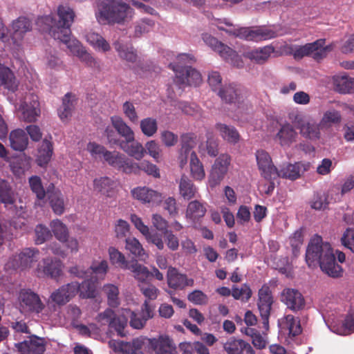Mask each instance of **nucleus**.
Listing matches in <instances>:
<instances>
[{
  "instance_id": "obj_38",
  "label": "nucleus",
  "mask_w": 354,
  "mask_h": 354,
  "mask_svg": "<svg viewBox=\"0 0 354 354\" xmlns=\"http://www.w3.org/2000/svg\"><path fill=\"white\" fill-rule=\"evenodd\" d=\"M39 105V104L37 96L32 97V103L30 106L25 102V104L22 106L23 119L28 122L35 121L37 117L40 113Z\"/></svg>"
},
{
  "instance_id": "obj_61",
  "label": "nucleus",
  "mask_w": 354,
  "mask_h": 354,
  "mask_svg": "<svg viewBox=\"0 0 354 354\" xmlns=\"http://www.w3.org/2000/svg\"><path fill=\"white\" fill-rule=\"evenodd\" d=\"M140 290L142 294L149 300H155L157 299L160 290L153 284L140 285Z\"/></svg>"
},
{
  "instance_id": "obj_13",
  "label": "nucleus",
  "mask_w": 354,
  "mask_h": 354,
  "mask_svg": "<svg viewBox=\"0 0 354 354\" xmlns=\"http://www.w3.org/2000/svg\"><path fill=\"white\" fill-rule=\"evenodd\" d=\"M21 308L29 313L39 314L45 308L39 296L30 289H23L19 297Z\"/></svg>"
},
{
  "instance_id": "obj_37",
  "label": "nucleus",
  "mask_w": 354,
  "mask_h": 354,
  "mask_svg": "<svg viewBox=\"0 0 354 354\" xmlns=\"http://www.w3.org/2000/svg\"><path fill=\"white\" fill-rule=\"evenodd\" d=\"M53 144L45 138L38 149L37 162L39 166H44L48 163L53 155Z\"/></svg>"
},
{
  "instance_id": "obj_14",
  "label": "nucleus",
  "mask_w": 354,
  "mask_h": 354,
  "mask_svg": "<svg viewBox=\"0 0 354 354\" xmlns=\"http://www.w3.org/2000/svg\"><path fill=\"white\" fill-rule=\"evenodd\" d=\"M258 295V308L263 320L262 323L264 328L268 329L269 317L273 303V297L270 287L268 285H263L259 290Z\"/></svg>"
},
{
  "instance_id": "obj_45",
  "label": "nucleus",
  "mask_w": 354,
  "mask_h": 354,
  "mask_svg": "<svg viewBox=\"0 0 354 354\" xmlns=\"http://www.w3.org/2000/svg\"><path fill=\"white\" fill-rule=\"evenodd\" d=\"M142 133L147 137H152L158 131V122L156 118L147 117L140 120Z\"/></svg>"
},
{
  "instance_id": "obj_58",
  "label": "nucleus",
  "mask_w": 354,
  "mask_h": 354,
  "mask_svg": "<svg viewBox=\"0 0 354 354\" xmlns=\"http://www.w3.org/2000/svg\"><path fill=\"white\" fill-rule=\"evenodd\" d=\"M35 243L37 245L44 243L51 238L52 234L50 230L41 224L37 225L35 230Z\"/></svg>"
},
{
  "instance_id": "obj_11",
  "label": "nucleus",
  "mask_w": 354,
  "mask_h": 354,
  "mask_svg": "<svg viewBox=\"0 0 354 354\" xmlns=\"http://www.w3.org/2000/svg\"><path fill=\"white\" fill-rule=\"evenodd\" d=\"M231 158L227 153L221 154L214 161L209 176V185L214 188L218 185L227 173Z\"/></svg>"
},
{
  "instance_id": "obj_48",
  "label": "nucleus",
  "mask_w": 354,
  "mask_h": 354,
  "mask_svg": "<svg viewBox=\"0 0 354 354\" xmlns=\"http://www.w3.org/2000/svg\"><path fill=\"white\" fill-rule=\"evenodd\" d=\"M109 254L110 261L112 264L125 270L129 263V261H127L124 255L114 247L109 248Z\"/></svg>"
},
{
  "instance_id": "obj_46",
  "label": "nucleus",
  "mask_w": 354,
  "mask_h": 354,
  "mask_svg": "<svg viewBox=\"0 0 354 354\" xmlns=\"http://www.w3.org/2000/svg\"><path fill=\"white\" fill-rule=\"evenodd\" d=\"M252 295V290L249 285L243 283L241 288L233 286L232 288V296L236 300H241L242 302H248Z\"/></svg>"
},
{
  "instance_id": "obj_50",
  "label": "nucleus",
  "mask_w": 354,
  "mask_h": 354,
  "mask_svg": "<svg viewBox=\"0 0 354 354\" xmlns=\"http://www.w3.org/2000/svg\"><path fill=\"white\" fill-rule=\"evenodd\" d=\"M244 340L230 337L223 346L227 354H242Z\"/></svg>"
},
{
  "instance_id": "obj_47",
  "label": "nucleus",
  "mask_w": 354,
  "mask_h": 354,
  "mask_svg": "<svg viewBox=\"0 0 354 354\" xmlns=\"http://www.w3.org/2000/svg\"><path fill=\"white\" fill-rule=\"evenodd\" d=\"M50 226L57 240L60 242L66 241V238L68 237V231L65 224H64L60 220L55 219L50 223Z\"/></svg>"
},
{
  "instance_id": "obj_5",
  "label": "nucleus",
  "mask_w": 354,
  "mask_h": 354,
  "mask_svg": "<svg viewBox=\"0 0 354 354\" xmlns=\"http://www.w3.org/2000/svg\"><path fill=\"white\" fill-rule=\"evenodd\" d=\"M203 39L204 42L210 46L219 55L234 66L243 68V61L238 53L227 45L218 41L215 37L209 34H203Z\"/></svg>"
},
{
  "instance_id": "obj_19",
  "label": "nucleus",
  "mask_w": 354,
  "mask_h": 354,
  "mask_svg": "<svg viewBox=\"0 0 354 354\" xmlns=\"http://www.w3.org/2000/svg\"><path fill=\"white\" fill-rule=\"evenodd\" d=\"M15 347L19 352L27 354H44L46 350V341L44 338L32 335L29 339L16 344Z\"/></svg>"
},
{
  "instance_id": "obj_7",
  "label": "nucleus",
  "mask_w": 354,
  "mask_h": 354,
  "mask_svg": "<svg viewBox=\"0 0 354 354\" xmlns=\"http://www.w3.org/2000/svg\"><path fill=\"white\" fill-rule=\"evenodd\" d=\"M218 95L226 103L239 104L248 98L250 93L242 85L230 84L221 88Z\"/></svg>"
},
{
  "instance_id": "obj_42",
  "label": "nucleus",
  "mask_w": 354,
  "mask_h": 354,
  "mask_svg": "<svg viewBox=\"0 0 354 354\" xmlns=\"http://www.w3.org/2000/svg\"><path fill=\"white\" fill-rule=\"evenodd\" d=\"M190 170L192 176L196 180H202L205 176L203 165L194 151L191 153Z\"/></svg>"
},
{
  "instance_id": "obj_34",
  "label": "nucleus",
  "mask_w": 354,
  "mask_h": 354,
  "mask_svg": "<svg viewBox=\"0 0 354 354\" xmlns=\"http://www.w3.org/2000/svg\"><path fill=\"white\" fill-rule=\"evenodd\" d=\"M206 212L205 205L200 201L195 200L189 203L186 209L185 216L186 218L195 222L203 218Z\"/></svg>"
},
{
  "instance_id": "obj_9",
  "label": "nucleus",
  "mask_w": 354,
  "mask_h": 354,
  "mask_svg": "<svg viewBox=\"0 0 354 354\" xmlns=\"http://www.w3.org/2000/svg\"><path fill=\"white\" fill-rule=\"evenodd\" d=\"M39 250L35 248H26L21 253L11 257L6 263V269H26L38 259Z\"/></svg>"
},
{
  "instance_id": "obj_40",
  "label": "nucleus",
  "mask_w": 354,
  "mask_h": 354,
  "mask_svg": "<svg viewBox=\"0 0 354 354\" xmlns=\"http://www.w3.org/2000/svg\"><path fill=\"white\" fill-rule=\"evenodd\" d=\"M334 85L336 91L342 93L354 92V79L346 75L334 77Z\"/></svg>"
},
{
  "instance_id": "obj_10",
  "label": "nucleus",
  "mask_w": 354,
  "mask_h": 354,
  "mask_svg": "<svg viewBox=\"0 0 354 354\" xmlns=\"http://www.w3.org/2000/svg\"><path fill=\"white\" fill-rule=\"evenodd\" d=\"M104 161L111 167L127 174H132L138 168L136 162L117 151L106 153Z\"/></svg>"
},
{
  "instance_id": "obj_21",
  "label": "nucleus",
  "mask_w": 354,
  "mask_h": 354,
  "mask_svg": "<svg viewBox=\"0 0 354 354\" xmlns=\"http://www.w3.org/2000/svg\"><path fill=\"white\" fill-rule=\"evenodd\" d=\"M281 301L293 311L302 310L305 306L304 297L299 290L293 288H286L283 290Z\"/></svg>"
},
{
  "instance_id": "obj_8",
  "label": "nucleus",
  "mask_w": 354,
  "mask_h": 354,
  "mask_svg": "<svg viewBox=\"0 0 354 354\" xmlns=\"http://www.w3.org/2000/svg\"><path fill=\"white\" fill-rule=\"evenodd\" d=\"M226 32L239 39L255 41L266 40L272 38L274 36L273 31L259 27L254 28L248 27L233 28L226 30Z\"/></svg>"
},
{
  "instance_id": "obj_31",
  "label": "nucleus",
  "mask_w": 354,
  "mask_h": 354,
  "mask_svg": "<svg viewBox=\"0 0 354 354\" xmlns=\"http://www.w3.org/2000/svg\"><path fill=\"white\" fill-rule=\"evenodd\" d=\"M125 270H129L133 273L136 280L145 283L150 277V271L142 264L138 263L136 259H131Z\"/></svg>"
},
{
  "instance_id": "obj_3",
  "label": "nucleus",
  "mask_w": 354,
  "mask_h": 354,
  "mask_svg": "<svg viewBox=\"0 0 354 354\" xmlns=\"http://www.w3.org/2000/svg\"><path fill=\"white\" fill-rule=\"evenodd\" d=\"M131 10L130 6L123 0H97L95 16L101 25L122 24Z\"/></svg>"
},
{
  "instance_id": "obj_4",
  "label": "nucleus",
  "mask_w": 354,
  "mask_h": 354,
  "mask_svg": "<svg viewBox=\"0 0 354 354\" xmlns=\"http://www.w3.org/2000/svg\"><path fill=\"white\" fill-rule=\"evenodd\" d=\"M177 64L170 63L169 68L176 73L174 83L179 88L186 86H198L202 82L201 73L195 68L187 66L196 62L194 57L190 54L182 53L177 57Z\"/></svg>"
},
{
  "instance_id": "obj_29",
  "label": "nucleus",
  "mask_w": 354,
  "mask_h": 354,
  "mask_svg": "<svg viewBox=\"0 0 354 354\" xmlns=\"http://www.w3.org/2000/svg\"><path fill=\"white\" fill-rule=\"evenodd\" d=\"M179 194L187 201L196 197L198 189L192 181L185 174L182 175L179 180Z\"/></svg>"
},
{
  "instance_id": "obj_64",
  "label": "nucleus",
  "mask_w": 354,
  "mask_h": 354,
  "mask_svg": "<svg viewBox=\"0 0 354 354\" xmlns=\"http://www.w3.org/2000/svg\"><path fill=\"white\" fill-rule=\"evenodd\" d=\"M188 300L196 305H204L208 301L207 296L201 290H195L187 296Z\"/></svg>"
},
{
  "instance_id": "obj_55",
  "label": "nucleus",
  "mask_w": 354,
  "mask_h": 354,
  "mask_svg": "<svg viewBox=\"0 0 354 354\" xmlns=\"http://www.w3.org/2000/svg\"><path fill=\"white\" fill-rule=\"evenodd\" d=\"M29 184L37 198L40 200L44 199L46 193L43 187L41 178L37 176H32L29 178Z\"/></svg>"
},
{
  "instance_id": "obj_12",
  "label": "nucleus",
  "mask_w": 354,
  "mask_h": 354,
  "mask_svg": "<svg viewBox=\"0 0 354 354\" xmlns=\"http://www.w3.org/2000/svg\"><path fill=\"white\" fill-rule=\"evenodd\" d=\"M62 262L53 257L43 259L36 268V274L38 277H48L52 279H57L62 273Z\"/></svg>"
},
{
  "instance_id": "obj_60",
  "label": "nucleus",
  "mask_w": 354,
  "mask_h": 354,
  "mask_svg": "<svg viewBox=\"0 0 354 354\" xmlns=\"http://www.w3.org/2000/svg\"><path fill=\"white\" fill-rule=\"evenodd\" d=\"M127 325V319L124 316L115 317L110 323L109 327L113 328L120 337H124V328Z\"/></svg>"
},
{
  "instance_id": "obj_1",
  "label": "nucleus",
  "mask_w": 354,
  "mask_h": 354,
  "mask_svg": "<svg viewBox=\"0 0 354 354\" xmlns=\"http://www.w3.org/2000/svg\"><path fill=\"white\" fill-rule=\"evenodd\" d=\"M57 20L51 16H46L44 19L45 22L50 23L49 34L55 39L65 44L71 52L86 66L98 68L99 63L91 54L88 53L77 40L71 38V26L75 17L73 10L68 6H59L57 8Z\"/></svg>"
},
{
  "instance_id": "obj_57",
  "label": "nucleus",
  "mask_w": 354,
  "mask_h": 354,
  "mask_svg": "<svg viewBox=\"0 0 354 354\" xmlns=\"http://www.w3.org/2000/svg\"><path fill=\"white\" fill-rule=\"evenodd\" d=\"M196 136L193 133H185L180 136L181 148L183 151L192 152L196 145Z\"/></svg>"
},
{
  "instance_id": "obj_56",
  "label": "nucleus",
  "mask_w": 354,
  "mask_h": 354,
  "mask_svg": "<svg viewBox=\"0 0 354 354\" xmlns=\"http://www.w3.org/2000/svg\"><path fill=\"white\" fill-rule=\"evenodd\" d=\"M341 120V115L337 111L331 110L327 111L324 113L320 123L324 127H328L331 124L338 123Z\"/></svg>"
},
{
  "instance_id": "obj_43",
  "label": "nucleus",
  "mask_w": 354,
  "mask_h": 354,
  "mask_svg": "<svg viewBox=\"0 0 354 354\" xmlns=\"http://www.w3.org/2000/svg\"><path fill=\"white\" fill-rule=\"evenodd\" d=\"M144 342L138 338L133 339L131 343L124 342L110 341L109 345L115 350L127 352L130 350L141 351Z\"/></svg>"
},
{
  "instance_id": "obj_39",
  "label": "nucleus",
  "mask_w": 354,
  "mask_h": 354,
  "mask_svg": "<svg viewBox=\"0 0 354 354\" xmlns=\"http://www.w3.org/2000/svg\"><path fill=\"white\" fill-rule=\"evenodd\" d=\"M0 85L12 91L18 86L13 73L8 67L0 66Z\"/></svg>"
},
{
  "instance_id": "obj_62",
  "label": "nucleus",
  "mask_w": 354,
  "mask_h": 354,
  "mask_svg": "<svg viewBox=\"0 0 354 354\" xmlns=\"http://www.w3.org/2000/svg\"><path fill=\"white\" fill-rule=\"evenodd\" d=\"M153 26L154 22L153 20L147 18L142 19L140 22L135 26V35L140 37L143 33L149 32Z\"/></svg>"
},
{
  "instance_id": "obj_54",
  "label": "nucleus",
  "mask_w": 354,
  "mask_h": 354,
  "mask_svg": "<svg viewBox=\"0 0 354 354\" xmlns=\"http://www.w3.org/2000/svg\"><path fill=\"white\" fill-rule=\"evenodd\" d=\"M162 207L168 212L170 216L176 217L178 215L179 209L177 205L176 199L173 196L162 198Z\"/></svg>"
},
{
  "instance_id": "obj_53",
  "label": "nucleus",
  "mask_w": 354,
  "mask_h": 354,
  "mask_svg": "<svg viewBox=\"0 0 354 354\" xmlns=\"http://www.w3.org/2000/svg\"><path fill=\"white\" fill-rule=\"evenodd\" d=\"M137 169L132 174H138L140 171H144L148 175L152 176L154 178L160 177L159 169L156 165L151 163L149 161L144 160L140 164L137 163Z\"/></svg>"
},
{
  "instance_id": "obj_17",
  "label": "nucleus",
  "mask_w": 354,
  "mask_h": 354,
  "mask_svg": "<svg viewBox=\"0 0 354 354\" xmlns=\"http://www.w3.org/2000/svg\"><path fill=\"white\" fill-rule=\"evenodd\" d=\"M298 133L294 127L289 122L280 125L277 133L274 136V140L281 147H290L297 141Z\"/></svg>"
},
{
  "instance_id": "obj_2",
  "label": "nucleus",
  "mask_w": 354,
  "mask_h": 354,
  "mask_svg": "<svg viewBox=\"0 0 354 354\" xmlns=\"http://www.w3.org/2000/svg\"><path fill=\"white\" fill-rule=\"evenodd\" d=\"M306 261L308 266L318 263L323 272L333 278L341 277L342 267L336 261L334 251L330 244L324 242L321 236L315 235L308 245Z\"/></svg>"
},
{
  "instance_id": "obj_23",
  "label": "nucleus",
  "mask_w": 354,
  "mask_h": 354,
  "mask_svg": "<svg viewBox=\"0 0 354 354\" xmlns=\"http://www.w3.org/2000/svg\"><path fill=\"white\" fill-rule=\"evenodd\" d=\"M322 128L320 122L317 124L313 120L298 122L297 129L300 134L311 140H317L320 138V129Z\"/></svg>"
},
{
  "instance_id": "obj_33",
  "label": "nucleus",
  "mask_w": 354,
  "mask_h": 354,
  "mask_svg": "<svg viewBox=\"0 0 354 354\" xmlns=\"http://www.w3.org/2000/svg\"><path fill=\"white\" fill-rule=\"evenodd\" d=\"M281 328L288 332V336L295 337L301 333L300 320L292 315H287L281 322Z\"/></svg>"
},
{
  "instance_id": "obj_16",
  "label": "nucleus",
  "mask_w": 354,
  "mask_h": 354,
  "mask_svg": "<svg viewBox=\"0 0 354 354\" xmlns=\"http://www.w3.org/2000/svg\"><path fill=\"white\" fill-rule=\"evenodd\" d=\"M167 281L168 286L175 290H183L194 284L193 279L188 278L186 274L180 272L174 267H169L167 270Z\"/></svg>"
},
{
  "instance_id": "obj_30",
  "label": "nucleus",
  "mask_w": 354,
  "mask_h": 354,
  "mask_svg": "<svg viewBox=\"0 0 354 354\" xmlns=\"http://www.w3.org/2000/svg\"><path fill=\"white\" fill-rule=\"evenodd\" d=\"M302 167L303 165L299 162L283 165L279 170L277 169L276 178L281 177L292 180H296L300 177Z\"/></svg>"
},
{
  "instance_id": "obj_59",
  "label": "nucleus",
  "mask_w": 354,
  "mask_h": 354,
  "mask_svg": "<svg viewBox=\"0 0 354 354\" xmlns=\"http://www.w3.org/2000/svg\"><path fill=\"white\" fill-rule=\"evenodd\" d=\"M87 150L93 158H103L104 160L106 158V153L109 151L104 146L95 142H88L87 145Z\"/></svg>"
},
{
  "instance_id": "obj_52",
  "label": "nucleus",
  "mask_w": 354,
  "mask_h": 354,
  "mask_svg": "<svg viewBox=\"0 0 354 354\" xmlns=\"http://www.w3.org/2000/svg\"><path fill=\"white\" fill-rule=\"evenodd\" d=\"M126 249L129 250L132 254L138 257H142L145 255V250L142 245L139 241L133 237H129L126 239Z\"/></svg>"
},
{
  "instance_id": "obj_28",
  "label": "nucleus",
  "mask_w": 354,
  "mask_h": 354,
  "mask_svg": "<svg viewBox=\"0 0 354 354\" xmlns=\"http://www.w3.org/2000/svg\"><path fill=\"white\" fill-rule=\"evenodd\" d=\"M9 139L10 147L15 151H24L28 144V138L26 131L20 129L12 131Z\"/></svg>"
},
{
  "instance_id": "obj_6",
  "label": "nucleus",
  "mask_w": 354,
  "mask_h": 354,
  "mask_svg": "<svg viewBox=\"0 0 354 354\" xmlns=\"http://www.w3.org/2000/svg\"><path fill=\"white\" fill-rule=\"evenodd\" d=\"M324 44L325 39H319L304 46H295L292 51L293 57L295 59H301L304 57L312 56L316 60L323 59L331 49L330 46L324 47Z\"/></svg>"
},
{
  "instance_id": "obj_49",
  "label": "nucleus",
  "mask_w": 354,
  "mask_h": 354,
  "mask_svg": "<svg viewBox=\"0 0 354 354\" xmlns=\"http://www.w3.org/2000/svg\"><path fill=\"white\" fill-rule=\"evenodd\" d=\"M104 291L107 296L108 304L112 308H116L120 305L118 288L113 284H107L104 286Z\"/></svg>"
},
{
  "instance_id": "obj_35",
  "label": "nucleus",
  "mask_w": 354,
  "mask_h": 354,
  "mask_svg": "<svg viewBox=\"0 0 354 354\" xmlns=\"http://www.w3.org/2000/svg\"><path fill=\"white\" fill-rule=\"evenodd\" d=\"M216 129L219 132L220 136L228 142L237 143L240 139V135L236 128L233 126L225 124L217 123Z\"/></svg>"
},
{
  "instance_id": "obj_36",
  "label": "nucleus",
  "mask_w": 354,
  "mask_h": 354,
  "mask_svg": "<svg viewBox=\"0 0 354 354\" xmlns=\"http://www.w3.org/2000/svg\"><path fill=\"white\" fill-rule=\"evenodd\" d=\"M15 201V194L10 183L0 178V202L7 207L9 205H14Z\"/></svg>"
},
{
  "instance_id": "obj_15",
  "label": "nucleus",
  "mask_w": 354,
  "mask_h": 354,
  "mask_svg": "<svg viewBox=\"0 0 354 354\" xmlns=\"http://www.w3.org/2000/svg\"><path fill=\"white\" fill-rule=\"evenodd\" d=\"M256 160L261 176L268 180H274L277 168L273 164L270 154L263 149L257 150Z\"/></svg>"
},
{
  "instance_id": "obj_41",
  "label": "nucleus",
  "mask_w": 354,
  "mask_h": 354,
  "mask_svg": "<svg viewBox=\"0 0 354 354\" xmlns=\"http://www.w3.org/2000/svg\"><path fill=\"white\" fill-rule=\"evenodd\" d=\"M75 95L71 93H67L63 100L62 104L58 109V114L62 120H67L72 113V111L74 108L73 100Z\"/></svg>"
},
{
  "instance_id": "obj_44",
  "label": "nucleus",
  "mask_w": 354,
  "mask_h": 354,
  "mask_svg": "<svg viewBox=\"0 0 354 354\" xmlns=\"http://www.w3.org/2000/svg\"><path fill=\"white\" fill-rule=\"evenodd\" d=\"M96 294L97 286L94 280L86 279L80 284L79 295L81 298H95Z\"/></svg>"
},
{
  "instance_id": "obj_20",
  "label": "nucleus",
  "mask_w": 354,
  "mask_h": 354,
  "mask_svg": "<svg viewBox=\"0 0 354 354\" xmlns=\"http://www.w3.org/2000/svg\"><path fill=\"white\" fill-rule=\"evenodd\" d=\"M117 180L108 176L96 178L93 180L94 191L106 197H113L117 192L119 187Z\"/></svg>"
},
{
  "instance_id": "obj_24",
  "label": "nucleus",
  "mask_w": 354,
  "mask_h": 354,
  "mask_svg": "<svg viewBox=\"0 0 354 354\" xmlns=\"http://www.w3.org/2000/svg\"><path fill=\"white\" fill-rule=\"evenodd\" d=\"M47 194L50 207L55 214L62 215L65 210L63 196L59 190H55V185L50 183L47 188Z\"/></svg>"
},
{
  "instance_id": "obj_32",
  "label": "nucleus",
  "mask_w": 354,
  "mask_h": 354,
  "mask_svg": "<svg viewBox=\"0 0 354 354\" xmlns=\"http://www.w3.org/2000/svg\"><path fill=\"white\" fill-rule=\"evenodd\" d=\"M120 149L138 160H141L146 153V149L142 145L135 139L129 142H121Z\"/></svg>"
},
{
  "instance_id": "obj_27",
  "label": "nucleus",
  "mask_w": 354,
  "mask_h": 354,
  "mask_svg": "<svg viewBox=\"0 0 354 354\" xmlns=\"http://www.w3.org/2000/svg\"><path fill=\"white\" fill-rule=\"evenodd\" d=\"M12 39L15 43L23 39L25 33L31 30V22L24 17H20L12 22Z\"/></svg>"
},
{
  "instance_id": "obj_63",
  "label": "nucleus",
  "mask_w": 354,
  "mask_h": 354,
  "mask_svg": "<svg viewBox=\"0 0 354 354\" xmlns=\"http://www.w3.org/2000/svg\"><path fill=\"white\" fill-rule=\"evenodd\" d=\"M354 332V319L352 315H346L341 328L337 329L335 333L342 335H347Z\"/></svg>"
},
{
  "instance_id": "obj_22",
  "label": "nucleus",
  "mask_w": 354,
  "mask_h": 354,
  "mask_svg": "<svg viewBox=\"0 0 354 354\" xmlns=\"http://www.w3.org/2000/svg\"><path fill=\"white\" fill-rule=\"evenodd\" d=\"M149 344L156 354H177L173 340L167 335L149 339Z\"/></svg>"
},
{
  "instance_id": "obj_18",
  "label": "nucleus",
  "mask_w": 354,
  "mask_h": 354,
  "mask_svg": "<svg viewBox=\"0 0 354 354\" xmlns=\"http://www.w3.org/2000/svg\"><path fill=\"white\" fill-rule=\"evenodd\" d=\"M133 198L142 203H150L153 205H159L163 196L161 193L147 187H138L131 191Z\"/></svg>"
},
{
  "instance_id": "obj_26",
  "label": "nucleus",
  "mask_w": 354,
  "mask_h": 354,
  "mask_svg": "<svg viewBox=\"0 0 354 354\" xmlns=\"http://www.w3.org/2000/svg\"><path fill=\"white\" fill-rule=\"evenodd\" d=\"M274 52V48L272 46H266L249 50L245 53L244 56L256 64H263L268 61Z\"/></svg>"
},
{
  "instance_id": "obj_25",
  "label": "nucleus",
  "mask_w": 354,
  "mask_h": 354,
  "mask_svg": "<svg viewBox=\"0 0 354 354\" xmlns=\"http://www.w3.org/2000/svg\"><path fill=\"white\" fill-rule=\"evenodd\" d=\"M111 121L113 127L118 134L124 138V140H120V142H129L133 141L135 133L122 118L119 116H112Z\"/></svg>"
},
{
  "instance_id": "obj_51",
  "label": "nucleus",
  "mask_w": 354,
  "mask_h": 354,
  "mask_svg": "<svg viewBox=\"0 0 354 354\" xmlns=\"http://www.w3.org/2000/svg\"><path fill=\"white\" fill-rule=\"evenodd\" d=\"M115 50L118 52L119 56L127 62L134 63L137 59V54L132 47L128 48L116 42L114 44Z\"/></svg>"
}]
</instances>
